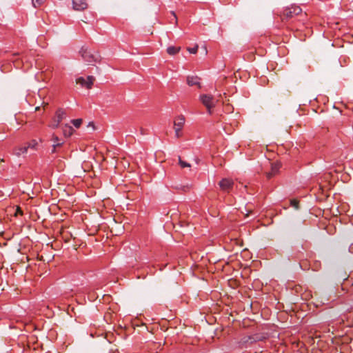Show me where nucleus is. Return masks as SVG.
Listing matches in <instances>:
<instances>
[{
	"mask_svg": "<svg viewBox=\"0 0 353 353\" xmlns=\"http://www.w3.org/2000/svg\"><path fill=\"white\" fill-rule=\"evenodd\" d=\"M79 53L81 54L82 58L89 63L94 62L95 63L99 64L103 63V62L101 61V57L99 54H94L90 50H88V48L83 47L81 49Z\"/></svg>",
	"mask_w": 353,
	"mask_h": 353,
	"instance_id": "obj_1",
	"label": "nucleus"
},
{
	"mask_svg": "<svg viewBox=\"0 0 353 353\" xmlns=\"http://www.w3.org/2000/svg\"><path fill=\"white\" fill-rule=\"evenodd\" d=\"M301 12L302 9L298 6H292L291 7L285 8L283 11L281 20H288L294 16L301 14Z\"/></svg>",
	"mask_w": 353,
	"mask_h": 353,
	"instance_id": "obj_2",
	"label": "nucleus"
},
{
	"mask_svg": "<svg viewBox=\"0 0 353 353\" xmlns=\"http://www.w3.org/2000/svg\"><path fill=\"white\" fill-rule=\"evenodd\" d=\"M66 117V112L63 108H59L55 112V116L52 119V123L50 124V127L56 129L59 127L60 123Z\"/></svg>",
	"mask_w": 353,
	"mask_h": 353,
	"instance_id": "obj_3",
	"label": "nucleus"
},
{
	"mask_svg": "<svg viewBox=\"0 0 353 353\" xmlns=\"http://www.w3.org/2000/svg\"><path fill=\"white\" fill-rule=\"evenodd\" d=\"M201 103L206 107L209 114H211V109L214 107V98L210 94H201L199 97Z\"/></svg>",
	"mask_w": 353,
	"mask_h": 353,
	"instance_id": "obj_4",
	"label": "nucleus"
},
{
	"mask_svg": "<svg viewBox=\"0 0 353 353\" xmlns=\"http://www.w3.org/2000/svg\"><path fill=\"white\" fill-rule=\"evenodd\" d=\"M221 190L229 192L233 188L234 182L232 179L225 178L219 183Z\"/></svg>",
	"mask_w": 353,
	"mask_h": 353,
	"instance_id": "obj_5",
	"label": "nucleus"
},
{
	"mask_svg": "<svg viewBox=\"0 0 353 353\" xmlns=\"http://www.w3.org/2000/svg\"><path fill=\"white\" fill-rule=\"evenodd\" d=\"M186 81L189 86H196L198 88H201V78L198 76H188Z\"/></svg>",
	"mask_w": 353,
	"mask_h": 353,
	"instance_id": "obj_6",
	"label": "nucleus"
},
{
	"mask_svg": "<svg viewBox=\"0 0 353 353\" xmlns=\"http://www.w3.org/2000/svg\"><path fill=\"white\" fill-rule=\"evenodd\" d=\"M88 6L85 0H72V8L75 10L82 11L85 10Z\"/></svg>",
	"mask_w": 353,
	"mask_h": 353,
	"instance_id": "obj_7",
	"label": "nucleus"
},
{
	"mask_svg": "<svg viewBox=\"0 0 353 353\" xmlns=\"http://www.w3.org/2000/svg\"><path fill=\"white\" fill-rule=\"evenodd\" d=\"M253 343L251 335L243 336L239 342V346L242 348H247Z\"/></svg>",
	"mask_w": 353,
	"mask_h": 353,
	"instance_id": "obj_8",
	"label": "nucleus"
},
{
	"mask_svg": "<svg viewBox=\"0 0 353 353\" xmlns=\"http://www.w3.org/2000/svg\"><path fill=\"white\" fill-rule=\"evenodd\" d=\"M185 121V119L183 115L176 117L174 121V128L183 129Z\"/></svg>",
	"mask_w": 353,
	"mask_h": 353,
	"instance_id": "obj_9",
	"label": "nucleus"
},
{
	"mask_svg": "<svg viewBox=\"0 0 353 353\" xmlns=\"http://www.w3.org/2000/svg\"><path fill=\"white\" fill-rule=\"evenodd\" d=\"M252 341L254 343L257 341H263L268 339V336L264 333H256L251 335Z\"/></svg>",
	"mask_w": 353,
	"mask_h": 353,
	"instance_id": "obj_10",
	"label": "nucleus"
},
{
	"mask_svg": "<svg viewBox=\"0 0 353 353\" xmlns=\"http://www.w3.org/2000/svg\"><path fill=\"white\" fill-rule=\"evenodd\" d=\"M74 132V130L70 125L65 124L63 126V134L65 137H71L73 134Z\"/></svg>",
	"mask_w": 353,
	"mask_h": 353,
	"instance_id": "obj_11",
	"label": "nucleus"
},
{
	"mask_svg": "<svg viewBox=\"0 0 353 353\" xmlns=\"http://www.w3.org/2000/svg\"><path fill=\"white\" fill-rule=\"evenodd\" d=\"M52 140L54 143L52 145L53 149L52 150V152H55L56 148L61 147L63 144V142L61 141V139L55 134L52 135Z\"/></svg>",
	"mask_w": 353,
	"mask_h": 353,
	"instance_id": "obj_12",
	"label": "nucleus"
},
{
	"mask_svg": "<svg viewBox=\"0 0 353 353\" xmlns=\"http://www.w3.org/2000/svg\"><path fill=\"white\" fill-rule=\"evenodd\" d=\"M28 148L29 146H27L26 145L19 147L16 148L14 153L17 156H20L21 154L27 153Z\"/></svg>",
	"mask_w": 353,
	"mask_h": 353,
	"instance_id": "obj_13",
	"label": "nucleus"
},
{
	"mask_svg": "<svg viewBox=\"0 0 353 353\" xmlns=\"http://www.w3.org/2000/svg\"><path fill=\"white\" fill-rule=\"evenodd\" d=\"M181 50V47H176V46H169L168 48H167V52L170 54V55H174L176 54H177L178 52H179Z\"/></svg>",
	"mask_w": 353,
	"mask_h": 353,
	"instance_id": "obj_14",
	"label": "nucleus"
},
{
	"mask_svg": "<svg viewBox=\"0 0 353 353\" xmlns=\"http://www.w3.org/2000/svg\"><path fill=\"white\" fill-rule=\"evenodd\" d=\"M94 81H95L94 77L88 76L85 78V88L87 89H91Z\"/></svg>",
	"mask_w": 353,
	"mask_h": 353,
	"instance_id": "obj_15",
	"label": "nucleus"
},
{
	"mask_svg": "<svg viewBox=\"0 0 353 353\" xmlns=\"http://www.w3.org/2000/svg\"><path fill=\"white\" fill-rule=\"evenodd\" d=\"M82 121H83V120L81 119H72L71 121V123L73 124V125L75 128H79L81 126Z\"/></svg>",
	"mask_w": 353,
	"mask_h": 353,
	"instance_id": "obj_16",
	"label": "nucleus"
},
{
	"mask_svg": "<svg viewBox=\"0 0 353 353\" xmlns=\"http://www.w3.org/2000/svg\"><path fill=\"white\" fill-rule=\"evenodd\" d=\"M76 83L81 85L82 87L85 88V78L83 77H78L76 79Z\"/></svg>",
	"mask_w": 353,
	"mask_h": 353,
	"instance_id": "obj_17",
	"label": "nucleus"
},
{
	"mask_svg": "<svg viewBox=\"0 0 353 353\" xmlns=\"http://www.w3.org/2000/svg\"><path fill=\"white\" fill-rule=\"evenodd\" d=\"M179 163L180 166L183 168L190 167V164L183 161L180 157H179Z\"/></svg>",
	"mask_w": 353,
	"mask_h": 353,
	"instance_id": "obj_18",
	"label": "nucleus"
},
{
	"mask_svg": "<svg viewBox=\"0 0 353 353\" xmlns=\"http://www.w3.org/2000/svg\"><path fill=\"white\" fill-rule=\"evenodd\" d=\"M45 0H32V5L34 8H38L41 6Z\"/></svg>",
	"mask_w": 353,
	"mask_h": 353,
	"instance_id": "obj_19",
	"label": "nucleus"
},
{
	"mask_svg": "<svg viewBox=\"0 0 353 353\" xmlns=\"http://www.w3.org/2000/svg\"><path fill=\"white\" fill-rule=\"evenodd\" d=\"M198 48H199V46L197 44H196L192 48H190V47L187 48V50L191 54H196L198 51Z\"/></svg>",
	"mask_w": 353,
	"mask_h": 353,
	"instance_id": "obj_20",
	"label": "nucleus"
},
{
	"mask_svg": "<svg viewBox=\"0 0 353 353\" xmlns=\"http://www.w3.org/2000/svg\"><path fill=\"white\" fill-rule=\"evenodd\" d=\"M174 130L175 136L176 138H180L182 137V135H183L182 129L174 128Z\"/></svg>",
	"mask_w": 353,
	"mask_h": 353,
	"instance_id": "obj_21",
	"label": "nucleus"
},
{
	"mask_svg": "<svg viewBox=\"0 0 353 353\" xmlns=\"http://www.w3.org/2000/svg\"><path fill=\"white\" fill-rule=\"evenodd\" d=\"M37 142L35 140H32L31 142L26 144L27 146H29V148H34L35 146L37 145Z\"/></svg>",
	"mask_w": 353,
	"mask_h": 353,
	"instance_id": "obj_22",
	"label": "nucleus"
},
{
	"mask_svg": "<svg viewBox=\"0 0 353 353\" xmlns=\"http://www.w3.org/2000/svg\"><path fill=\"white\" fill-rule=\"evenodd\" d=\"M279 166L278 165H272V169H271V171L274 174H276V172H278L279 170Z\"/></svg>",
	"mask_w": 353,
	"mask_h": 353,
	"instance_id": "obj_23",
	"label": "nucleus"
},
{
	"mask_svg": "<svg viewBox=\"0 0 353 353\" xmlns=\"http://www.w3.org/2000/svg\"><path fill=\"white\" fill-rule=\"evenodd\" d=\"M291 205L294 207L296 209L299 208V201L297 200L293 199L291 201Z\"/></svg>",
	"mask_w": 353,
	"mask_h": 353,
	"instance_id": "obj_24",
	"label": "nucleus"
},
{
	"mask_svg": "<svg viewBox=\"0 0 353 353\" xmlns=\"http://www.w3.org/2000/svg\"><path fill=\"white\" fill-rule=\"evenodd\" d=\"M266 177L268 179H270L272 177H273L275 174L272 172H268L265 173Z\"/></svg>",
	"mask_w": 353,
	"mask_h": 353,
	"instance_id": "obj_25",
	"label": "nucleus"
},
{
	"mask_svg": "<svg viewBox=\"0 0 353 353\" xmlns=\"http://www.w3.org/2000/svg\"><path fill=\"white\" fill-rule=\"evenodd\" d=\"M12 63L14 64H17V65H19V64L24 65L25 63H27V62H24L23 61H21V62L19 63V60H18V59L12 61Z\"/></svg>",
	"mask_w": 353,
	"mask_h": 353,
	"instance_id": "obj_26",
	"label": "nucleus"
},
{
	"mask_svg": "<svg viewBox=\"0 0 353 353\" xmlns=\"http://www.w3.org/2000/svg\"><path fill=\"white\" fill-rule=\"evenodd\" d=\"M16 214H23L22 210L19 208H17Z\"/></svg>",
	"mask_w": 353,
	"mask_h": 353,
	"instance_id": "obj_27",
	"label": "nucleus"
},
{
	"mask_svg": "<svg viewBox=\"0 0 353 353\" xmlns=\"http://www.w3.org/2000/svg\"><path fill=\"white\" fill-rule=\"evenodd\" d=\"M202 48H203V50L205 52V54H206L208 53V50H207L206 46H203Z\"/></svg>",
	"mask_w": 353,
	"mask_h": 353,
	"instance_id": "obj_28",
	"label": "nucleus"
},
{
	"mask_svg": "<svg viewBox=\"0 0 353 353\" xmlns=\"http://www.w3.org/2000/svg\"><path fill=\"white\" fill-rule=\"evenodd\" d=\"M88 126H92V128L94 129V125L93 122H90L89 124H88Z\"/></svg>",
	"mask_w": 353,
	"mask_h": 353,
	"instance_id": "obj_29",
	"label": "nucleus"
},
{
	"mask_svg": "<svg viewBox=\"0 0 353 353\" xmlns=\"http://www.w3.org/2000/svg\"><path fill=\"white\" fill-rule=\"evenodd\" d=\"M172 14L174 16V17L175 18V20H176V23L177 22V18H176V16L175 14V13L174 12H172Z\"/></svg>",
	"mask_w": 353,
	"mask_h": 353,
	"instance_id": "obj_30",
	"label": "nucleus"
},
{
	"mask_svg": "<svg viewBox=\"0 0 353 353\" xmlns=\"http://www.w3.org/2000/svg\"><path fill=\"white\" fill-rule=\"evenodd\" d=\"M39 109V107H37V108H35V110H38Z\"/></svg>",
	"mask_w": 353,
	"mask_h": 353,
	"instance_id": "obj_31",
	"label": "nucleus"
},
{
	"mask_svg": "<svg viewBox=\"0 0 353 353\" xmlns=\"http://www.w3.org/2000/svg\"><path fill=\"white\" fill-rule=\"evenodd\" d=\"M0 161H3V160H0Z\"/></svg>",
	"mask_w": 353,
	"mask_h": 353,
	"instance_id": "obj_32",
	"label": "nucleus"
}]
</instances>
